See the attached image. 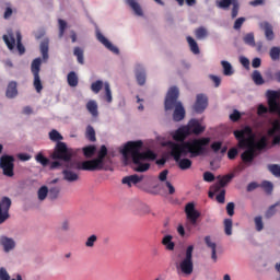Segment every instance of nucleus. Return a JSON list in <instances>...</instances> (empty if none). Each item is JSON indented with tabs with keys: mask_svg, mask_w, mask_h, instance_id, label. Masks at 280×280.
Listing matches in <instances>:
<instances>
[{
	"mask_svg": "<svg viewBox=\"0 0 280 280\" xmlns=\"http://www.w3.org/2000/svg\"><path fill=\"white\" fill-rule=\"evenodd\" d=\"M234 137L238 141V148L244 150L241 154L242 161L245 165H250L257 156V150H264L268 145V137L261 136L258 141L255 140L253 128L245 126L240 130L234 131Z\"/></svg>",
	"mask_w": 280,
	"mask_h": 280,
	"instance_id": "obj_1",
	"label": "nucleus"
},
{
	"mask_svg": "<svg viewBox=\"0 0 280 280\" xmlns=\"http://www.w3.org/2000/svg\"><path fill=\"white\" fill-rule=\"evenodd\" d=\"M141 148H143L142 141H131L127 142L121 150L125 165H128V161L131 159V170H133V172H148V170H150V163L145 161L156 160V153H154V151L148 150L141 152Z\"/></svg>",
	"mask_w": 280,
	"mask_h": 280,
	"instance_id": "obj_2",
	"label": "nucleus"
},
{
	"mask_svg": "<svg viewBox=\"0 0 280 280\" xmlns=\"http://www.w3.org/2000/svg\"><path fill=\"white\" fill-rule=\"evenodd\" d=\"M209 143H211L210 138H199L187 142H177L176 161L179 170L187 171L191 167L192 164L191 160L187 158L180 159V156H187V154H190L192 159L200 156L207 152V147Z\"/></svg>",
	"mask_w": 280,
	"mask_h": 280,
	"instance_id": "obj_3",
	"label": "nucleus"
},
{
	"mask_svg": "<svg viewBox=\"0 0 280 280\" xmlns=\"http://www.w3.org/2000/svg\"><path fill=\"white\" fill-rule=\"evenodd\" d=\"M108 155L106 145H101L97 156L92 160H86L77 164L75 170L82 172H102L104 170V159Z\"/></svg>",
	"mask_w": 280,
	"mask_h": 280,
	"instance_id": "obj_4",
	"label": "nucleus"
},
{
	"mask_svg": "<svg viewBox=\"0 0 280 280\" xmlns=\"http://www.w3.org/2000/svg\"><path fill=\"white\" fill-rule=\"evenodd\" d=\"M205 126L200 120L192 118L188 121L187 126H182L176 130V140L184 141L189 135H202Z\"/></svg>",
	"mask_w": 280,
	"mask_h": 280,
	"instance_id": "obj_5",
	"label": "nucleus"
},
{
	"mask_svg": "<svg viewBox=\"0 0 280 280\" xmlns=\"http://www.w3.org/2000/svg\"><path fill=\"white\" fill-rule=\"evenodd\" d=\"M178 273L182 277H191L194 275V245L187 247L185 257L179 262Z\"/></svg>",
	"mask_w": 280,
	"mask_h": 280,
	"instance_id": "obj_6",
	"label": "nucleus"
},
{
	"mask_svg": "<svg viewBox=\"0 0 280 280\" xmlns=\"http://www.w3.org/2000/svg\"><path fill=\"white\" fill-rule=\"evenodd\" d=\"M54 161H65L69 163L73 159V149H69L67 143L59 141L57 142L54 152L50 154Z\"/></svg>",
	"mask_w": 280,
	"mask_h": 280,
	"instance_id": "obj_7",
	"label": "nucleus"
},
{
	"mask_svg": "<svg viewBox=\"0 0 280 280\" xmlns=\"http://www.w3.org/2000/svg\"><path fill=\"white\" fill-rule=\"evenodd\" d=\"M0 170H2L3 176L12 178L14 176V156L2 155L0 158Z\"/></svg>",
	"mask_w": 280,
	"mask_h": 280,
	"instance_id": "obj_8",
	"label": "nucleus"
},
{
	"mask_svg": "<svg viewBox=\"0 0 280 280\" xmlns=\"http://www.w3.org/2000/svg\"><path fill=\"white\" fill-rule=\"evenodd\" d=\"M165 110H173V121H176V85L172 86L164 101Z\"/></svg>",
	"mask_w": 280,
	"mask_h": 280,
	"instance_id": "obj_9",
	"label": "nucleus"
},
{
	"mask_svg": "<svg viewBox=\"0 0 280 280\" xmlns=\"http://www.w3.org/2000/svg\"><path fill=\"white\" fill-rule=\"evenodd\" d=\"M10 207H12V199L2 197L0 200V224L10 220Z\"/></svg>",
	"mask_w": 280,
	"mask_h": 280,
	"instance_id": "obj_10",
	"label": "nucleus"
},
{
	"mask_svg": "<svg viewBox=\"0 0 280 280\" xmlns=\"http://www.w3.org/2000/svg\"><path fill=\"white\" fill-rule=\"evenodd\" d=\"M207 106H209V98L205 94H198L196 96V102L192 106V110L198 115L205 113L207 110Z\"/></svg>",
	"mask_w": 280,
	"mask_h": 280,
	"instance_id": "obj_11",
	"label": "nucleus"
},
{
	"mask_svg": "<svg viewBox=\"0 0 280 280\" xmlns=\"http://www.w3.org/2000/svg\"><path fill=\"white\" fill-rule=\"evenodd\" d=\"M185 211L189 222L191 224H196V222H198V218H200V213L196 210V206H194V203H187Z\"/></svg>",
	"mask_w": 280,
	"mask_h": 280,
	"instance_id": "obj_12",
	"label": "nucleus"
},
{
	"mask_svg": "<svg viewBox=\"0 0 280 280\" xmlns=\"http://www.w3.org/2000/svg\"><path fill=\"white\" fill-rule=\"evenodd\" d=\"M96 38L98 42L102 43V45H104V47H106V49H108L109 51H112L113 54H119V48H117L116 46H114L102 33H97L96 34Z\"/></svg>",
	"mask_w": 280,
	"mask_h": 280,
	"instance_id": "obj_13",
	"label": "nucleus"
},
{
	"mask_svg": "<svg viewBox=\"0 0 280 280\" xmlns=\"http://www.w3.org/2000/svg\"><path fill=\"white\" fill-rule=\"evenodd\" d=\"M16 95H19V84L16 81H11L8 83L5 97H8V100H14Z\"/></svg>",
	"mask_w": 280,
	"mask_h": 280,
	"instance_id": "obj_14",
	"label": "nucleus"
},
{
	"mask_svg": "<svg viewBox=\"0 0 280 280\" xmlns=\"http://www.w3.org/2000/svg\"><path fill=\"white\" fill-rule=\"evenodd\" d=\"M174 236L166 234L162 238V246H164L165 250L172 253L176 248V243H174Z\"/></svg>",
	"mask_w": 280,
	"mask_h": 280,
	"instance_id": "obj_15",
	"label": "nucleus"
},
{
	"mask_svg": "<svg viewBox=\"0 0 280 280\" xmlns=\"http://www.w3.org/2000/svg\"><path fill=\"white\" fill-rule=\"evenodd\" d=\"M141 180H143V176L133 174V175L124 177L121 183L122 185H128V187H132V185H138V183H141Z\"/></svg>",
	"mask_w": 280,
	"mask_h": 280,
	"instance_id": "obj_16",
	"label": "nucleus"
},
{
	"mask_svg": "<svg viewBox=\"0 0 280 280\" xmlns=\"http://www.w3.org/2000/svg\"><path fill=\"white\" fill-rule=\"evenodd\" d=\"M0 244L1 246H3L4 253H10V250L14 249V246H16V244L14 243V240L8 236H1Z\"/></svg>",
	"mask_w": 280,
	"mask_h": 280,
	"instance_id": "obj_17",
	"label": "nucleus"
},
{
	"mask_svg": "<svg viewBox=\"0 0 280 280\" xmlns=\"http://www.w3.org/2000/svg\"><path fill=\"white\" fill-rule=\"evenodd\" d=\"M205 242H206V246H208V248H210L211 250V259H213V261H218V254H217L218 245L215 244V242L211 240V236H206Z\"/></svg>",
	"mask_w": 280,
	"mask_h": 280,
	"instance_id": "obj_18",
	"label": "nucleus"
},
{
	"mask_svg": "<svg viewBox=\"0 0 280 280\" xmlns=\"http://www.w3.org/2000/svg\"><path fill=\"white\" fill-rule=\"evenodd\" d=\"M218 178H219V182L212 186V189L214 191H220L222 187H224L225 185H229V182L233 180V175H225L223 177L219 176Z\"/></svg>",
	"mask_w": 280,
	"mask_h": 280,
	"instance_id": "obj_19",
	"label": "nucleus"
},
{
	"mask_svg": "<svg viewBox=\"0 0 280 280\" xmlns=\"http://www.w3.org/2000/svg\"><path fill=\"white\" fill-rule=\"evenodd\" d=\"M136 79L140 86H143V84H145V70L141 65H138L136 67Z\"/></svg>",
	"mask_w": 280,
	"mask_h": 280,
	"instance_id": "obj_20",
	"label": "nucleus"
},
{
	"mask_svg": "<svg viewBox=\"0 0 280 280\" xmlns=\"http://www.w3.org/2000/svg\"><path fill=\"white\" fill-rule=\"evenodd\" d=\"M185 115L187 113L185 112V106H183V103L180 101L176 102V121H183L185 119Z\"/></svg>",
	"mask_w": 280,
	"mask_h": 280,
	"instance_id": "obj_21",
	"label": "nucleus"
},
{
	"mask_svg": "<svg viewBox=\"0 0 280 280\" xmlns=\"http://www.w3.org/2000/svg\"><path fill=\"white\" fill-rule=\"evenodd\" d=\"M40 54L44 60H49V39H44L39 45Z\"/></svg>",
	"mask_w": 280,
	"mask_h": 280,
	"instance_id": "obj_22",
	"label": "nucleus"
},
{
	"mask_svg": "<svg viewBox=\"0 0 280 280\" xmlns=\"http://www.w3.org/2000/svg\"><path fill=\"white\" fill-rule=\"evenodd\" d=\"M62 174L65 180L68 183H75V180L80 179V176L77 173H73V171L65 170Z\"/></svg>",
	"mask_w": 280,
	"mask_h": 280,
	"instance_id": "obj_23",
	"label": "nucleus"
},
{
	"mask_svg": "<svg viewBox=\"0 0 280 280\" xmlns=\"http://www.w3.org/2000/svg\"><path fill=\"white\" fill-rule=\"evenodd\" d=\"M189 49L192 54H195V56H198V54H200V47H198V43L196 42V39H194L191 36H188L186 38Z\"/></svg>",
	"mask_w": 280,
	"mask_h": 280,
	"instance_id": "obj_24",
	"label": "nucleus"
},
{
	"mask_svg": "<svg viewBox=\"0 0 280 280\" xmlns=\"http://www.w3.org/2000/svg\"><path fill=\"white\" fill-rule=\"evenodd\" d=\"M221 66L223 69V75L231 77V75H233V73H235V70H233V66L231 65V62H229L226 60H222Z\"/></svg>",
	"mask_w": 280,
	"mask_h": 280,
	"instance_id": "obj_25",
	"label": "nucleus"
},
{
	"mask_svg": "<svg viewBox=\"0 0 280 280\" xmlns=\"http://www.w3.org/2000/svg\"><path fill=\"white\" fill-rule=\"evenodd\" d=\"M159 189H163L164 191H167L170 195L175 194L176 188H174V185L170 180L162 182L158 185Z\"/></svg>",
	"mask_w": 280,
	"mask_h": 280,
	"instance_id": "obj_26",
	"label": "nucleus"
},
{
	"mask_svg": "<svg viewBox=\"0 0 280 280\" xmlns=\"http://www.w3.org/2000/svg\"><path fill=\"white\" fill-rule=\"evenodd\" d=\"M42 59L40 58H36L32 61L31 63V71L33 73V75H40V65H42Z\"/></svg>",
	"mask_w": 280,
	"mask_h": 280,
	"instance_id": "obj_27",
	"label": "nucleus"
},
{
	"mask_svg": "<svg viewBox=\"0 0 280 280\" xmlns=\"http://www.w3.org/2000/svg\"><path fill=\"white\" fill-rule=\"evenodd\" d=\"M237 0H217L215 5L220 10H229L231 5H233Z\"/></svg>",
	"mask_w": 280,
	"mask_h": 280,
	"instance_id": "obj_28",
	"label": "nucleus"
},
{
	"mask_svg": "<svg viewBox=\"0 0 280 280\" xmlns=\"http://www.w3.org/2000/svg\"><path fill=\"white\" fill-rule=\"evenodd\" d=\"M86 110L92 115V117H97L100 113L97 112V102L89 101L86 103Z\"/></svg>",
	"mask_w": 280,
	"mask_h": 280,
	"instance_id": "obj_29",
	"label": "nucleus"
},
{
	"mask_svg": "<svg viewBox=\"0 0 280 280\" xmlns=\"http://www.w3.org/2000/svg\"><path fill=\"white\" fill-rule=\"evenodd\" d=\"M126 2L128 3V5L131 7V9L133 10L135 14H137V16H143V10L141 9V5H139L137 3V1H135V0H126Z\"/></svg>",
	"mask_w": 280,
	"mask_h": 280,
	"instance_id": "obj_30",
	"label": "nucleus"
},
{
	"mask_svg": "<svg viewBox=\"0 0 280 280\" xmlns=\"http://www.w3.org/2000/svg\"><path fill=\"white\" fill-rule=\"evenodd\" d=\"M262 27L265 30V36H266L267 40H273L275 32H272V25H270V23H268V22H265L262 24Z\"/></svg>",
	"mask_w": 280,
	"mask_h": 280,
	"instance_id": "obj_31",
	"label": "nucleus"
},
{
	"mask_svg": "<svg viewBox=\"0 0 280 280\" xmlns=\"http://www.w3.org/2000/svg\"><path fill=\"white\" fill-rule=\"evenodd\" d=\"M73 56L77 57L79 65H84V49H82L81 47H78V46L74 47Z\"/></svg>",
	"mask_w": 280,
	"mask_h": 280,
	"instance_id": "obj_32",
	"label": "nucleus"
},
{
	"mask_svg": "<svg viewBox=\"0 0 280 280\" xmlns=\"http://www.w3.org/2000/svg\"><path fill=\"white\" fill-rule=\"evenodd\" d=\"M97 151V148L95 145H88L83 148V155L85 159H93L95 156V152Z\"/></svg>",
	"mask_w": 280,
	"mask_h": 280,
	"instance_id": "obj_33",
	"label": "nucleus"
},
{
	"mask_svg": "<svg viewBox=\"0 0 280 280\" xmlns=\"http://www.w3.org/2000/svg\"><path fill=\"white\" fill-rule=\"evenodd\" d=\"M2 38H3L8 49H10V50L14 49V45H16V39L14 38V35H3Z\"/></svg>",
	"mask_w": 280,
	"mask_h": 280,
	"instance_id": "obj_34",
	"label": "nucleus"
},
{
	"mask_svg": "<svg viewBox=\"0 0 280 280\" xmlns=\"http://www.w3.org/2000/svg\"><path fill=\"white\" fill-rule=\"evenodd\" d=\"M67 82L69 86H72V88L78 86V82H79L78 74H75L74 71L69 72L67 77Z\"/></svg>",
	"mask_w": 280,
	"mask_h": 280,
	"instance_id": "obj_35",
	"label": "nucleus"
},
{
	"mask_svg": "<svg viewBox=\"0 0 280 280\" xmlns=\"http://www.w3.org/2000/svg\"><path fill=\"white\" fill-rule=\"evenodd\" d=\"M254 224H255V230L258 233H261V231H264V217H261V215L255 217Z\"/></svg>",
	"mask_w": 280,
	"mask_h": 280,
	"instance_id": "obj_36",
	"label": "nucleus"
},
{
	"mask_svg": "<svg viewBox=\"0 0 280 280\" xmlns=\"http://www.w3.org/2000/svg\"><path fill=\"white\" fill-rule=\"evenodd\" d=\"M195 36L198 38V40H205L207 36H209V33L207 32V28L205 27H199L195 30Z\"/></svg>",
	"mask_w": 280,
	"mask_h": 280,
	"instance_id": "obj_37",
	"label": "nucleus"
},
{
	"mask_svg": "<svg viewBox=\"0 0 280 280\" xmlns=\"http://www.w3.org/2000/svg\"><path fill=\"white\" fill-rule=\"evenodd\" d=\"M253 82L257 84L258 86H261L264 84V77H261V72L258 70H255L252 74Z\"/></svg>",
	"mask_w": 280,
	"mask_h": 280,
	"instance_id": "obj_38",
	"label": "nucleus"
},
{
	"mask_svg": "<svg viewBox=\"0 0 280 280\" xmlns=\"http://www.w3.org/2000/svg\"><path fill=\"white\" fill-rule=\"evenodd\" d=\"M243 40L245 45H248L249 47H255V34L254 33H247L244 37Z\"/></svg>",
	"mask_w": 280,
	"mask_h": 280,
	"instance_id": "obj_39",
	"label": "nucleus"
},
{
	"mask_svg": "<svg viewBox=\"0 0 280 280\" xmlns=\"http://www.w3.org/2000/svg\"><path fill=\"white\" fill-rule=\"evenodd\" d=\"M190 231H191V228L189 226V224H186V231H185V226L180 224L177 226V233L180 235V237H189Z\"/></svg>",
	"mask_w": 280,
	"mask_h": 280,
	"instance_id": "obj_40",
	"label": "nucleus"
},
{
	"mask_svg": "<svg viewBox=\"0 0 280 280\" xmlns=\"http://www.w3.org/2000/svg\"><path fill=\"white\" fill-rule=\"evenodd\" d=\"M58 196H60V187L55 186L48 189V198H50V200H56Z\"/></svg>",
	"mask_w": 280,
	"mask_h": 280,
	"instance_id": "obj_41",
	"label": "nucleus"
},
{
	"mask_svg": "<svg viewBox=\"0 0 280 280\" xmlns=\"http://www.w3.org/2000/svg\"><path fill=\"white\" fill-rule=\"evenodd\" d=\"M224 233L225 235H233V220L231 219L224 220Z\"/></svg>",
	"mask_w": 280,
	"mask_h": 280,
	"instance_id": "obj_42",
	"label": "nucleus"
},
{
	"mask_svg": "<svg viewBox=\"0 0 280 280\" xmlns=\"http://www.w3.org/2000/svg\"><path fill=\"white\" fill-rule=\"evenodd\" d=\"M104 89H105V100L108 104H110V102H113V92L110 91V84L108 82H105Z\"/></svg>",
	"mask_w": 280,
	"mask_h": 280,
	"instance_id": "obj_43",
	"label": "nucleus"
},
{
	"mask_svg": "<svg viewBox=\"0 0 280 280\" xmlns=\"http://www.w3.org/2000/svg\"><path fill=\"white\" fill-rule=\"evenodd\" d=\"M23 39V37L21 36V33H16V43H18V51L20 54V56H23V54H25V46H23V43L21 42Z\"/></svg>",
	"mask_w": 280,
	"mask_h": 280,
	"instance_id": "obj_44",
	"label": "nucleus"
},
{
	"mask_svg": "<svg viewBox=\"0 0 280 280\" xmlns=\"http://www.w3.org/2000/svg\"><path fill=\"white\" fill-rule=\"evenodd\" d=\"M34 75V88L37 91V93H40L43 91V82L40 81V74H33Z\"/></svg>",
	"mask_w": 280,
	"mask_h": 280,
	"instance_id": "obj_45",
	"label": "nucleus"
},
{
	"mask_svg": "<svg viewBox=\"0 0 280 280\" xmlns=\"http://www.w3.org/2000/svg\"><path fill=\"white\" fill-rule=\"evenodd\" d=\"M49 139H50V141H57V143H58V142L62 141L63 138H62V135H60V132H58V130L52 129L49 132Z\"/></svg>",
	"mask_w": 280,
	"mask_h": 280,
	"instance_id": "obj_46",
	"label": "nucleus"
},
{
	"mask_svg": "<svg viewBox=\"0 0 280 280\" xmlns=\"http://www.w3.org/2000/svg\"><path fill=\"white\" fill-rule=\"evenodd\" d=\"M48 195L49 188H47V186H42L37 191L38 200H45V198H47Z\"/></svg>",
	"mask_w": 280,
	"mask_h": 280,
	"instance_id": "obj_47",
	"label": "nucleus"
},
{
	"mask_svg": "<svg viewBox=\"0 0 280 280\" xmlns=\"http://www.w3.org/2000/svg\"><path fill=\"white\" fill-rule=\"evenodd\" d=\"M35 160H36L37 163L43 165V167H47V165L49 164V159H47L45 155H43V153H38L35 156Z\"/></svg>",
	"mask_w": 280,
	"mask_h": 280,
	"instance_id": "obj_48",
	"label": "nucleus"
},
{
	"mask_svg": "<svg viewBox=\"0 0 280 280\" xmlns=\"http://www.w3.org/2000/svg\"><path fill=\"white\" fill-rule=\"evenodd\" d=\"M102 89H104V82L100 80L91 84V91H93V93H100Z\"/></svg>",
	"mask_w": 280,
	"mask_h": 280,
	"instance_id": "obj_49",
	"label": "nucleus"
},
{
	"mask_svg": "<svg viewBox=\"0 0 280 280\" xmlns=\"http://www.w3.org/2000/svg\"><path fill=\"white\" fill-rule=\"evenodd\" d=\"M269 56L271 60H279L280 58V47H272L270 49Z\"/></svg>",
	"mask_w": 280,
	"mask_h": 280,
	"instance_id": "obj_50",
	"label": "nucleus"
},
{
	"mask_svg": "<svg viewBox=\"0 0 280 280\" xmlns=\"http://www.w3.org/2000/svg\"><path fill=\"white\" fill-rule=\"evenodd\" d=\"M86 139L89 141H95V129L91 125L86 127Z\"/></svg>",
	"mask_w": 280,
	"mask_h": 280,
	"instance_id": "obj_51",
	"label": "nucleus"
},
{
	"mask_svg": "<svg viewBox=\"0 0 280 280\" xmlns=\"http://www.w3.org/2000/svg\"><path fill=\"white\" fill-rule=\"evenodd\" d=\"M97 242V235L92 234L88 240L85 241L86 248H93L95 246V243Z\"/></svg>",
	"mask_w": 280,
	"mask_h": 280,
	"instance_id": "obj_52",
	"label": "nucleus"
},
{
	"mask_svg": "<svg viewBox=\"0 0 280 280\" xmlns=\"http://www.w3.org/2000/svg\"><path fill=\"white\" fill-rule=\"evenodd\" d=\"M260 187H262V189L267 192V194H272V183L265 180L260 184Z\"/></svg>",
	"mask_w": 280,
	"mask_h": 280,
	"instance_id": "obj_53",
	"label": "nucleus"
},
{
	"mask_svg": "<svg viewBox=\"0 0 280 280\" xmlns=\"http://www.w3.org/2000/svg\"><path fill=\"white\" fill-rule=\"evenodd\" d=\"M59 38L65 36V31L67 30V22L65 20H59Z\"/></svg>",
	"mask_w": 280,
	"mask_h": 280,
	"instance_id": "obj_54",
	"label": "nucleus"
},
{
	"mask_svg": "<svg viewBox=\"0 0 280 280\" xmlns=\"http://www.w3.org/2000/svg\"><path fill=\"white\" fill-rule=\"evenodd\" d=\"M164 145L171 147V156H173L174 161H176V142L168 141Z\"/></svg>",
	"mask_w": 280,
	"mask_h": 280,
	"instance_id": "obj_55",
	"label": "nucleus"
},
{
	"mask_svg": "<svg viewBox=\"0 0 280 280\" xmlns=\"http://www.w3.org/2000/svg\"><path fill=\"white\" fill-rule=\"evenodd\" d=\"M203 180L206 183H213L215 180V176L211 172H205L203 173Z\"/></svg>",
	"mask_w": 280,
	"mask_h": 280,
	"instance_id": "obj_56",
	"label": "nucleus"
},
{
	"mask_svg": "<svg viewBox=\"0 0 280 280\" xmlns=\"http://www.w3.org/2000/svg\"><path fill=\"white\" fill-rule=\"evenodd\" d=\"M232 5H233V8H232L231 16H232V19H236L237 14L240 13V2H237V0H236V2H234Z\"/></svg>",
	"mask_w": 280,
	"mask_h": 280,
	"instance_id": "obj_57",
	"label": "nucleus"
},
{
	"mask_svg": "<svg viewBox=\"0 0 280 280\" xmlns=\"http://www.w3.org/2000/svg\"><path fill=\"white\" fill-rule=\"evenodd\" d=\"M209 78L213 81L215 89L222 84V79L215 74H209Z\"/></svg>",
	"mask_w": 280,
	"mask_h": 280,
	"instance_id": "obj_58",
	"label": "nucleus"
},
{
	"mask_svg": "<svg viewBox=\"0 0 280 280\" xmlns=\"http://www.w3.org/2000/svg\"><path fill=\"white\" fill-rule=\"evenodd\" d=\"M240 62L245 69H250V60H248V58H246L245 56L240 57Z\"/></svg>",
	"mask_w": 280,
	"mask_h": 280,
	"instance_id": "obj_59",
	"label": "nucleus"
},
{
	"mask_svg": "<svg viewBox=\"0 0 280 280\" xmlns=\"http://www.w3.org/2000/svg\"><path fill=\"white\" fill-rule=\"evenodd\" d=\"M269 171L271 172V174H273V176H280V166L279 165H277V164L270 165Z\"/></svg>",
	"mask_w": 280,
	"mask_h": 280,
	"instance_id": "obj_60",
	"label": "nucleus"
},
{
	"mask_svg": "<svg viewBox=\"0 0 280 280\" xmlns=\"http://www.w3.org/2000/svg\"><path fill=\"white\" fill-rule=\"evenodd\" d=\"M241 117H242V114L237 109H234L233 113L230 114L231 121H238Z\"/></svg>",
	"mask_w": 280,
	"mask_h": 280,
	"instance_id": "obj_61",
	"label": "nucleus"
},
{
	"mask_svg": "<svg viewBox=\"0 0 280 280\" xmlns=\"http://www.w3.org/2000/svg\"><path fill=\"white\" fill-rule=\"evenodd\" d=\"M167 174H170V172L167 170H164L162 171L160 174H159V180L160 183H165L167 182Z\"/></svg>",
	"mask_w": 280,
	"mask_h": 280,
	"instance_id": "obj_62",
	"label": "nucleus"
},
{
	"mask_svg": "<svg viewBox=\"0 0 280 280\" xmlns=\"http://www.w3.org/2000/svg\"><path fill=\"white\" fill-rule=\"evenodd\" d=\"M246 21L245 18H238L236 19V21L234 22V30H241L242 25H244V22Z\"/></svg>",
	"mask_w": 280,
	"mask_h": 280,
	"instance_id": "obj_63",
	"label": "nucleus"
},
{
	"mask_svg": "<svg viewBox=\"0 0 280 280\" xmlns=\"http://www.w3.org/2000/svg\"><path fill=\"white\" fill-rule=\"evenodd\" d=\"M0 280H10V273L3 267L0 268Z\"/></svg>",
	"mask_w": 280,
	"mask_h": 280,
	"instance_id": "obj_64",
	"label": "nucleus"
}]
</instances>
